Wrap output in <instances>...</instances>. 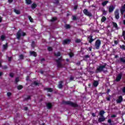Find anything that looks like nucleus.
<instances>
[{
    "label": "nucleus",
    "instance_id": "obj_21",
    "mask_svg": "<svg viewBox=\"0 0 125 125\" xmlns=\"http://www.w3.org/2000/svg\"><path fill=\"white\" fill-rule=\"evenodd\" d=\"M47 107L48 109H50L52 108V104L51 103H48L47 104Z\"/></svg>",
    "mask_w": 125,
    "mask_h": 125
},
{
    "label": "nucleus",
    "instance_id": "obj_13",
    "mask_svg": "<svg viewBox=\"0 0 125 125\" xmlns=\"http://www.w3.org/2000/svg\"><path fill=\"white\" fill-rule=\"evenodd\" d=\"M114 9H115V7L113 5L109 6L108 8V11L109 13L111 12H113L114 11Z\"/></svg>",
    "mask_w": 125,
    "mask_h": 125
},
{
    "label": "nucleus",
    "instance_id": "obj_42",
    "mask_svg": "<svg viewBox=\"0 0 125 125\" xmlns=\"http://www.w3.org/2000/svg\"><path fill=\"white\" fill-rule=\"evenodd\" d=\"M28 18L30 20V22H33V19L32 18V17H31V16H29Z\"/></svg>",
    "mask_w": 125,
    "mask_h": 125
},
{
    "label": "nucleus",
    "instance_id": "obj_64",
    "mask_svg": "<svg viewBox=\"0 0 125 125\" xmlns=\"http://www.w3.org/2000/svg\"><path fill=\"white\" fill-rule=\"evenodd\" d=\"M1 76H2V72H0V77H1Z\"/></svg>",
    "mask_w": 125,
    "mask_h": 125
},
{
    "label": "nucleus",
    "instance_id": "obj_10",
    "mask_svg": "<svg viewBox=\"0 0 125 125\" xmlns=\"http://www.w3.org/2000/svg\"><path fill=\"white\" fill-rule=\"evenodd\" d=\"M92 38H93L92 34H91L90 36H88L87 40L89 43H92V42L94 41L95 39H92Z\"/></svg>",
    "mask_w": 125,
    "mask_h": 125
},
{
    "label": "nucleus",
    "instance_id": "obj_53",
    "mask_svg": "<svg viewBox=\"0 0 125 125\" xmlns=\"http://www.w3.org/2000/svg\"><path fill=\"white\" fill-rule=\"evenodd\" d=\"M92 117H96V115H95V113H92Z\"/></svg>",
    "mask_w": 125,
    "mask_h": 125
},
{
    "label": "nucleus",
    "instance_id": "obj_17",
    "mask_svg": "<svg viewBox=\"0 0 125 125\" xmlns=\"http://www.w3.org/2000/svg\"><path fill=\"white\" fill-rule=\"evenodd\" d=\"M108 2H109L108 0L104 1L102 3V5H103L104 7L106 6V5H107V3H108Z\"/></svg>",
    "mask_w": 125,
    "mask_h": 125
},
{
    "label": "nucleus",
    "instance_id": "obj_2",
    "mask_svg": "<svg viewBox=\"0 0 125 125\" xmlns=\"http://www.w3.org/2000/svg\"><path fill=\"white\" fill-rule=\"evenodd\" d=\"M105 112L103 110L100 111L99 115L101 117L98 119V121L99 123H102V122H104V121H105L106 118L104 117V114H105Z\"/></svg>",
    "mask_w": 125,
    "mask_h": 125
},
{
    "label": "nucleus",
    "instance_id": "obj_6",
    "mask_svg": "<svg viewBox=\"0 0 125 125\" xmlns=\"http://www.w3.org/2000/svg\"><path fill=\"white\" fill-rule=\"evenodd\" d=\"M122 78H123V74L120 73L119 74L115 79V82H117V83H119V82H121V80H122Z\"/></svg>",
    "mask_w": 125,
    "mask_h": 125
},
{
    "label": "nucleus",
    "instance_id": "obj_27",
    "mask_svg": "<svg viewBox=\"0 0 125 125\" xmlns=\"http://www.w3.org/2000/svg\"><path fill=\"white\" fill-rule=\"evenodd\" d=\"M120 47L122 50H125V45H120Z\"/></svg>",
    "mask_w": 125,
    "mask_h": 125
},
{
    "label": "nucleus",
    "instance_id": "obj_40",
    "mask_svg": "<svg viewBox=\"0 0 125 125\" xmlns=\"http://www.w3.org/2000/svg\"><path fill=\"white\" fill-rule=\"evenodd\" d=\"M3 48L4 49L7 48V43H6V44L3 45Z\"/></svg>",
    "mask_w": 125,
    "mask_h": 125
},
{
    "label": "nucleus",
    "instance_id": "obj_32",
    "mask_svg": "<svg viewBox=\"0 0 125 125\" xmlns=\"http://www.w3.org/2000/svg\"><path fill=\"white\" fill-rule=\"evenodd\" d=\"M46 90H47L48 92H52V88H47Z\"/></svg>",
    "mask_w": 125,
    "mask_h": 125
},
{
    "label": "nucleus",
    "instance_id": "obj_20",
    "mask_svg": "<svg viewBox=\"0 0 125 125\" xmlns=\"http://www.w3.org/2000/svg\"><path fill=\"white\" fill-rule=\"evenodd\" d=\"M30 53L32 56H34L35 57L37 56V53H36L35 51H31L30 52Z\"/></svg>",
    "mask_w": 125,
    "mask_h": 125
},
{
    "label": "nucleus",
    "instance_id": "obj_39",
    "mask_svg": "<svg viewBox=\"0 0 125 125\" xmlns=\"http://www.w3.org/2000/svg\"><path fill=\"white\" fill-rule=\"evenodd\" d=\"M22 88H23V86L22 85H19L18 86V89H19V90H20V89H22Z\"/></svg>",
    "mask_w": 125,
    "mask_h": 125
},
{
    "label": "nucleus",
    "instance_id": "obj_57",
    "mask_svg": "<svg viewBox=\"0 0 125 125\" xmlns=\"http://www.w3.org/2000/svg\"><path fill=\"white\" fill-rule=\"evenodd\" d=\"M88 49H89V51H91V50H92V48H91V47H89L88 48Z\"/></svg>",
    "mask_w": 125,
    "mask_h": 125
},
{
    "label": "nucleus",
    "instance_id": "obj_37",
    "mask_svg": "<svg viewBox=\"0 0 125 125\" xmlns=\"http://www.w3.org/2000/svg\"><path fill=\"white\" fill-rule=\"evenodd\" d=\"M72 20H73V21H76V20H77V17H76V16H72Z\"/></svg>",
    "mask_w": 125,
    "mask_h": 125
},
{
    "label": "nucleus",
    "instance_id": "obj_12",
    "mask_svg": "<svg viewBox=\"0 0 125 125\" xmlns=\"http://www.w3.org/2000/svg\"><path fill=\"white\" fill-rule=\"evenodd\" d=\"M116 62H117L118 63L122 62V63H124V64H125V58H120V60H116Z\"/></svg>",
    "mask_w": 125,
    "mask_h": 125
},
{
    "label": "nucleus",
    "instance_id": "obj_52",
    "mask_svg": "<svg viewBox=\"0 0 125 125\" xmlns=\"http://www.w3.org/2000/svg\"><path fill=\"white\" fill-rule=\"evenodd\" d=\"M116 117H117V116L115 114H113L111 116V118H116Z\"/></svg>",
    "mask_w": 125,
    "mask_h": 125
},
{
    "label": "nucleus",
    "instance_id": "obj_51",
    "mask_svg": "<svg viewBox=\"0 0 125 125\" xmlns=\"http://www.w3.org/2000/svg\"><path fill=\"white\" fill-rule=\"evenodd\" d=\"M34 84L35 85H39V83H38V82H34Z\"/></svg>",
    "mask_w": 125,
    "mask_h": 125
},
{
    "label": "nucleus",
    "instance_id": "obj_28",
    "mask_svg": "<svg viewBox=\"0 0 125 125\" xmlns=\"http://www.w3.org/2000/svg\"><path fill=\"white\" fill-rule=\"evenodd\" d=\"M25 1L27 4H31V3H32V1L31 0H25Z\"/></svg>",
    "mask_w": 125,
    "mask_h": 125
},
{
    "label": "nucleus",
    "instance_id": "obj_31",
    "mask_svg": "<svg viewBox=\"0 0 125 125\" xmlns=\"http://www.w3.org/2000/svg\"><path fill=\"white\" fill-rule=\"evenodd\" d=\"M60 55H61V54L59 52H58L57 53H55V56L58 57V56H60Z\"/></svg>",
    "mask_w": 125,
    "mask_h": 125
},
{
    "label": "nucleus",
    "instance_id": "obj_41",
    "mask_svg": "<svg viewBox=\"0 0 125 125\" xmlns=\"http://www.w3.org/2000/svg\"><path fill=\"white\" fill-rule=\"evenodd\" d=\"M106 14H107V12L105 10H104L103 11V15H106Z\"/></svg>",
    "mask_w": 125,
    "mask_h": 125
},
{
    "label": "nucleus",
    "instance_id": "obj_9",
    "mask_svg": "<svg viewBox=\"0 0 125 125\" xmlns=\"http://www.w3.org/2000/svg\"><path fill=\"white\" fill-rule=\"evenodd\" d=\"M114 15L117 20H118V19H120V13H119V9L116 10V11L114 12Z\"/></svg>",
    "mask_w": 125,
    "mask_h": 125
},
{
    "label": "nucleus",
    "instance_id": "obj_58",
    "mask_svg": "<svg viewBox=\"0 0 125 125\" xmlns=\"http://www.w3.org/2000/svg\"><path fill=\"white\" fill-rule=\"evenodd\" d=\"M118 57H119V56L118 55H116L115 56L114 58L117 59L118 58Z\"/></svg>",
    "mask_w": 125,
    "mask_h": 125
},
{
    "label": "nucleus",
    "instance_id": "obj_43",
    "mask_svg": "<svg viewBox=\"0 0 125 125\" xmlns=\"http://www.w3.org/2000/svg\"><path fill=\"white\" fill-rule=\"evenodd\" d=\"M31 46L32 47H35V42H32L31 43Z\"/></svg>",
    "mask_w": 125,
    "mask_h": 125
},
{
    "label": "nucleus",
    "instance_id": "obj_26",
    "mask_svg": "<svg viewBox=\"0 0 125 125\" xmlns=\"http://www.w3.org/2000/svg\"><path fill=\"white\" fill-rule=\"evenodd\" d=\"M69 56L70 57V58H72V57H73V56H74V53L70 52L69 54Z\"/></svg>",
    "mask_w": 125,
    "mask_h": 125
},
{
    "label": "nucleus",
    "instance_id": "obj_1",
    "mask_svg": "<svg viewBox=\"0 0 125 125\" xmlns=\"http://www.w3.org/2000/svg\"><path fill=\"white\" fill-rule=\"evenodd\" d=\"M63 104H65V105H69V106L73 107V108H78V107L80 106L79 104H77V103H74L71 101H63Z\"/></svg>",
    "mask_w": 125,
    "mask_h": 125
},
{
    "label": "nucleus",
    "instance_id": "obj_19",
    "mask_svg": "<svg viewBox=\"0 0 125 125\" xmlns=\"http://www.w3.org/2000/svg\"><path fill=\"white\" fill-rule=\"evenodd\" d=\"M93 84L95 86V87H97L98 84H99V83L98 82V81H96L93 83Z\"/></svg>",
    "mask_w": 125,
    "mask_h": 125
},
{
    "label": "nucleus",
    "instance_id": "obj_34",
    "mask_svg": "<svg viewBox=\"0 0 125 125\" xmlns=\"http://www.w3.org/2000/svg\"><path fill=\"white\" fill-rule=\"evenodd\" d=\"M32 8H33V9L36 8V7H37V4L33 3L32 4V6H31Z\"/></svg>",
    "mask_w": 125,
    "mask_h": 125
},
{
    "label": "nucleus",
    "instance_id": "obj_55",
    "mask_svg": "<svg viewBox=\"0 0 125 125\" xmlns=\"http://www.w3.org/2000/svg\"><path fill=\"white\" fill-rule=\"evenodd\" d=\"M19 81V78H16V83H18Z\"/></svg>",
    "mask_w": 125,
    "mask_h": 125
},
{
    "label": "nucleus",
    "instance_id": "obj_49",
    "mask_svg": "<svg viewBox=\"0 0 125 125\" xmlns=\"http://www.w3.org/2000/svg\"><path fill=\"white\" fill-rule=\"evenodd\" d=\"M48 50L49 51H51V50H52V48L51 47H48Z\"/></svg>",
    "mask_w": 125,
    "mask_h": 125
},
{
    "label": "nucleus",
    "instance_id": "obj_60",
    "mask_svg": "<svg viewBox=\"0 0 125 125\" xmlns=\"http://www.w3.org/2000/svg\"><path fill=\"white\" fill-rule=\"evenodd\" d=\"M106 100H107V101H110V98L109 97H107L106 98Z\"/></svg>",
    "mask_w": 125,
    "mask_h": 125
},
{
    "label": "nucleus",
    "instance_id": "obj_30",
    "mask_svg": "<svg viewBox=\"0 0 125 125\" xmlns=\"http://www.w3.org/2000/svg\"><path fill=\"white\" fill-rule=\"evenodd\" d=\"M14 12L16 13V14H20V11L16 10V9H14Z\"/></svg>",
    "mask_w": 125,
    "mask_h": 125
},
{
    "label": "nucleus",
    "instance_id": "obj_23",
    "mask_svg": "<svg viewBox=\"0 0 125 125\" xmlns=\"http://www.w3.org/2000/svg\"><path fill=\"white\" fill-rule=\"evenodd\" d=\"M113 26L114 28H116L117 29L118 28V24L115 22H112Z\"/></svg>",
    "mask_w": 125,
    "mask_h": 125
},
{
    "label": "nucleus",
    "instance_id": "obj_4",
    "mask_svg": "<svg viewBox=\"0 0 125 125\" xmlns=\"http://www.w3.org/2000/svg\"><path fill=\"white\" fill-rule=\"evenodd\" d=\"M100 45H101V40L98 39L95 42V48H94V49H99L100 48Z\"/></svg>",
    "mask_w": 125,
    "mask_h": 125
},
{
    "label": "nucleus",
    "instance_id": "obj_56",
    "mask_svg": "<svg viewBox=\"0 0 125 125\" xmlns=\"http://www.w3.org/2000/svg\"><path fill=\"white\" fill-rule=\"evenodd\" d=\"M12 58H11V57H8V61H11Z\"/></svg>",
    "mask_w": 125,
    "mask_h": 125
},
{
    "label": "nucleus",
    "instance_id": "obj_44",
    "mask_svg": "<svg viewBox=\"0 0 125 125\" xmlns=\"http://www.w3.org/2000/svg\"><path fill=\"white\" fill-rule=\"evenodd\" d=\"M125 30H123L122 32V37H125Z\"/></svg>",
    "mask_w": 125,
    "mask_h": 125
},
{
    "label": "nucleus",
    "instance_id": "obj_61",
    "mask_svg": "<svg viewBox=\"0 0 125 125\" xmlns=\"http://www.w3.org/2000/svg\"><path fill=\"white\" fill-rule=\"evenodd\" d=\"M2 21V18L0 17V22H1Z\"/></svg>",
    "mask_w": 125,
    "mask_h": 125
},
{
    "label": "nucleus",
    "instance_id": "obj_8",
    "mask_svg": "<svg viewBox=\"0 0 125 125\" xmlns=\"http://www.w3.org/2000/svg\"><path fill=\"white\" fill-rule=\"evenodd\" d=\"M124 101V99L123 98V96L121 95L118 97V99L116 100V103L117 104H120Z\"/></svg>",
    "mask_w": 125,
    "mask_h": 125
},
{
    "label": "nucleus",
    "instance_id": "obj_5",
    "mask_svg": "<svg viewBox=\"0 0 125 125\" xmlns=\"http://www.w3.org/2000/svg\"><path fill=\"white\" fill-rule=\"evenodd\" d=\"M21 36H26V33L22 32L21 30H19L17 34V38L18 40L20 39Z\"/></svg>",
    "mask_w": 125,
    "mask_h": 125
},
{
    "label": "nucleus",
    "instance_id": "obj_47",
    "mask_svg": "<svg viewBox=\"0 0 125 125\" xmlns=\"http://www.w3.org/2000/svg\"><path fill=\"white\" fill-rule=\"evenodd\" d=\"M24 58V56L23 55H20V59H23Z\"/></svg>",
    "mask_w": 125,
    "mask_h": 125
},
{
    "label": "nucleus",
    "instance_id": "obj_62",
    "mask_svg": "<svg viewBox=\"0 0 125 125\" xmlns=\"http://www.w3.org/2000/svg\"><path fill=\"white\" fill-rule=\"evenodd\" d=\"M88 86H89V87H90L91 86V83H89Z\"/></svg>",
    "mask_w": 125,
    "mask_h": 125
},
{
    "label": "nucleus",
    "instance_id": "obj_29",
    "mask_svg": "<svg viewBox=\"0 0 125 125\" xmlns=\"http://www.w3.org/2000/svg\"><path fill=\"white\" fill-rule=\"evenodd\" d=\"M82 42V41L81 40V39H77L75 40V42L76 43H80V42Z\"/></svg>",
    "mask_w": 125,
    "mask_h": 125
},
{
    "label": "nucleus",
    "instance_id": "obj_18",
    "mask_svg": "<svg viewBox=\"0 0 125 125\" xmlns=\"http://www.w3.org/2000/svg\"><path fill=\"white\" fill-rule=\"evenodd\" d=\"M64 28L66 30H68V29H71V25L70 24H66L64 25Z\"/></svg>",
    "mask_w": 125,
    "mask_h": 125
},
{
    "label": "nucleus",
    "instance_id": "obj_48",
    "mask_svg": "<svg viewBox=\"0 0 125 125\" xmlns=\"http://www.w3.org/2000/svg\"><path fill=\"white\" fill-rule=\"evenodd\" d=\"M122 92L125 93V86L122 88Z\"/></svg>",
    "mask_w": 125,
    "mask_h": 125
},
{
    "label": "nucleus",
    "instance_id": "obj_46",
    "mask_svg": "<svg viewBox=\"0 0 125 125\" xmlns=\"http://www.w3.org/2000/svg\"><path fill=\"white\" fill-rule=\"evenodd\" d=\"M76 65H77V66H80V65H81V62H77L76 63Z\"/></svg>",
    "mask_w": 125,
    "mask_h": 125
},
{
    "label": "nucleus",
    "instance_id": "obj_22",
    "mask_svg": "<svg viewBox=\"0 0 125 125\" xmlns=\"http://www.w3.org/2000/svg\"><path fill=\"white\" fill-rule=\"evenodd\" d=\"M106 20H107V19L106 18V17H105V16H103V17L102 18L101 22H104V21H106Z\"/></svg>",
    "mask_w": 125,
    "mask_h": 125
},
{
    "label": "nucleus",
    "instance_id": "obj_15",
    "mask_svg": "<svg viewBox=\"0 0 125 125\" xmlns=\"http://www.w3.org/2000/svg\"><path fill=\"white\" fill-rule=\"evenodd\" d=\"M90 56H89L88 55H85L83 57V60H84V61H87V59L90 58Z\"/></svg>",
    "mask_w": 125,
    "mask_h": 125
},
{
    "label": "nucleus",
    "instance_id": "obj_63",
    "mask_svg": "<svg viewBox=\"0 0 125 125\" xmlns=\"http://www.w3.org/2000/svg\"><path fill=\"white\" fill-rule=\"evenodd\" d=\"M123 24L125 25V20L123 21Z\"/></svg>",
    "mask_w": 125,
    "mask_h": 125
},
{
    "label": "nucleus",
    "instance_id": "obj_14",
    "mask_svg": "<svg viewBox=\"0 0 125 125\" xmlns=\"http://www.w3.org/2000/svg\"><path fill=\"white\" fill-rule=\"evenodd\" d=\"M71 42V40L65 39L63 42V44H69Z\"/></svg>",
    "mask_w": 125,
    "mask_h": 125
},
{
    "label": "nucleus",
    "instance_id": "obj_33",
    "mask_svg": "<svg viewBox=\"0 0 125 125\" xmlns=\"http://www.w3.org/2000/svg\"><path fill=\"white\" fill-rule=\"evenodd\" d=\"M5 39V36L4 35H1L0 37V40L1 41H4V39Z\"/></svg>",
    "mask_w": 125,
    "mask_h": 125
},
{
    "label": "nucleus",
    "instance_id": "obj_11",
    "mask_svg": "<svg viewBox=\"0 0 125 125\" xmlns=\"http://www.w3.org/2000/svg\"><path fill=\"white\" fill-rule=\"evenodd\" d=\"M120 11H121V15H124V13H125V3L123 6L121 7V8L120 9Z\"/></svg>",
    "mask_w": 125,
    "mask_h": 125
},
{
    "label": "nucleus",
    "instance_id": "obj_59",
    "mask_svg": "<svg viewBox=\"0 0 125 125\" xmlns=\"http://www.w3.org/2000/svg\"><path fill=\"white\" fill-rule=\"evenodd\" d=\"M12 1H13V0H8V2H9V3H11Z\"/></svg>",
    "mask_w": 125,
    "mask_h": 125
},
{
    "label": "nucleus",
    "instance_id": "obj_36",
    "mask_svg": "<svg viewBox=\"0 0 125 125\" xmlns=\"http://www.w3.org/2000/svg\"><path fill=\"white\" fill-rule=\"evenodd\" d=\"M57 18L56 17H54L51 20V22H54V21H55L56 20H57Z\"/></svg>",
    "mask_w": 125,
    "mask_h": 125
},
{
    "label": "nucleus",
    "instance_id": "obj_38",
    "mask_svg": "<svg viewBox=\"0 0 125 125\" xmlns=\"http://www.w3.org/2000/svg\"><path fill=\"white\" fill-rule=\"evenodd\" d=\"M119 42V41L114 40V43L115 44V45H117V44H118Z\"/></svg>",
    "mask_w": 125,
    "mask_h": 125
},
{
    "label": "nucleus",
    "instance_id": "obj_50",
    "mask_svg": "<svg viewBox=\"0 0 125 125\" xmlns=\"http://www.w3.org/2000/svg\"><path fill=\"white\" fill-rule=\"evenodd\" d=\"M7 96H8V97H9V96H11V93H10V92H8V93H7Z\"/></svg>",
    "mask_w": 125,
    "mask_h": 125
},
{
    "label": "nucleus",
    "instance_id": "obj_25",
    "mask_svg": "<svg viewBox=\"0 0 125 125\" xmlns=\"http://www.w3.org/2000/svg\"><path fill=\"white\" fill-rule=\"evenodd\" d=\"M74 80H75V77H74V76H70V78H69V82H73V81H74Z\"/></svg>",
    "mask_w": 125,
    "mask_h": 125
},
{
    "label": "nucleus",
    "instance_id": "obj_54",
    "mask_svg": "<svg viewBox=\"0 0 125 125\" xmlns=\"http://www.w3.org/2000/svg\"><path fill=\"white\" fill-rule=\"evenodd\" d=\"M13 76H14V74L13 73L10 74V77H11V78L13 77Z\"/></svg>",
    "mask_w": 125,
    "mask_h": 125
},
{
    "label": "nucleus",
    "instance_id": "obj_45",
    "mask_svg": "<svg viewBox=\"0 0 125 125\" xmlns=\"http://www.w3.org/2000/svg\"><path fill=\"white\" fill-rule=\"evenodd\" d=\"M79 7V6L78 5H75L74 7V10H77L78 9V7Z\"/></svg>",
    "mask_w": 125,
    "mask_h": 125
},
{
    "label": "nucleus",
    "instance_id": "obj_7",
    "mask_svg": "<svg viewBox=\"0 0 125 125\" xmlns=\"http://www.w3.org/2000/svg\"><path fill=\"white\" fill-rule=\"evenodd\" d=\"M83 13L84 15H86V16H89V17H91L92 16V14L90 13V12H88V10L86 9H84L83 10Z\"/></svg>",
    "mask_w": 125,
    "mask_h": 125
},
{
    "label": "nucleus",
    "instance_id": "obj_16",
    "mask_svg": "<svg viewBox=\"0 0 125 125\" xmlns=\"http://www.w3.org/2000/svg\"><path fill=\"white\" fill-rule=\"evenodd\" d=\"M61 59H59V60H57V63L58 64V67H61Z\"/></svg>",
    "mask_w": 125,
    "mask_h": 125
},
{
    "label": "nucleus",
    "instance_id": "obj_24",
    "mask_svg": "<svg viewBox=\"0 0 125 125\" xmlns=\"http://www.w3.org/2000/svg\"><path fill=\"white\" fill-rule=\"evenodd\" d=\"M62 83H63V82H62V81L60 82L59 84L58 85L59 88H62Z\"/></svg>",
    "mask_w": 125,
    "mask_h": 125
},
{
    "label": "nucleus",
    "instance_id": "obj_35",
    "mask_svg": "<svg viewBox=\"0 0 125 125\" xmlns=\"http://www.w3.org/2000/svg\"><path fill=\"white\" fill-rule=\"evenodd\" d=\"M107 123L109 124L110 125H113L112 124V120L111 119H109L107 120Z\"/></svg>",
    "mask_w": 125,
    "mask_h": 125
},
{
    "label": "nucleus",
    "instance_id": "obj_3",
    "mask_svg": "<svg viewBox=\"0 0 125 125\" xmlns=\"http://www.w3.org/2000/svg\"><path fill=\"white\" fill-rule=\"evenodd\" d=\"M107 66V63H104V65L99 66L96 69V73H101V72H103L104 69L106 68Z\"/></svg>",
    "mask_w": 125,
    "mask_h": 125
}]
</instances>
